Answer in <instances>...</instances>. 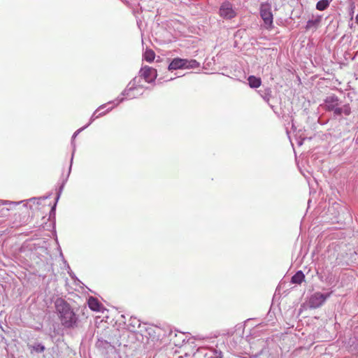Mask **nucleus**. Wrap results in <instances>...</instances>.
Listing matches in <instances>:
<instances>
[{
    "label": "nucleus",
    "instance_id": "nucleus-2",
    "mask_svg": "<svg viewBox=\"0 0 358 358\" xmlns=\"http://www.w3.org/2000/svg\"><path fill=\"white\" fill-rule=\"evenodd\" d=\"M199 66V63L194 60H187L180 58H175L169 66V70H176L179 69H194Z\"/></svg>",
    "mask_w": 358,
    "mask_h": 358
},
{
    "label": "nucleus",
    "instance_id": "nucleus-15",
    "mask_svg": "<svg viewBox=\"0 0 358 358\" xmlns=\"http://www.w3.org/2000/svg\"><path fill=\"white\" fill-rule=\"evenodd\" d=\"M155 54L153 50H146V51L144 53V59L148 62H151L155 59Z\"/></svg>",
    "mask_w": 358,
    "mask_h": 358
},
{
    "label": "nucleus",
    "instance_id": "nucleus-11",
    "mask_svg": "<svg viewBox=\"0 0 358 358\" xmlns=\"http://www.w3.org/2000/svg\"><path fill=\"white\" fill-rule=\"evenodd\" d=\"M248 80L249 85L252 88H257L261 85L260 78H256L254 76H249Z\"/></svg>",
    "mask_w": 358,
    "mask_h": 358
},
{
    "label": "nucleus",
    "instance_id": "nucleus-13",
    "mask_svg": "<svg viewBox=\"0 0 358 358\" xmlns=\"http://www.w3.org/2000/svg\"><path fill=\"white\" fill-rule=\"evenodd\" d=\"M320 22H321V17H317L314 20H309L307 22V24H306V29H310L313 27L317 28L318 27V25L320 24Z\"/></svg>",
    "mask_w": 358,
    "mask_h": 358
},
{
    "label": "nucleus",
    "instance_id": "nucleus-17",
    "mask_svg": "<svg viewBox=\"0 0 358 358\" xmlns=\"http://www.w3.org/2000/svg\"><path fill=\"white\" fill-rule=\"evenodd\" d=\"M96 111L93 114V115H92V117H91V122H90L87 126H85V127H83V128H81V129H80L77 130V131L75 132V134H73V138H76V136L78 135V134L80 131H82V130H83L85 128H86V127H87V126H88V125H89V124H90L93 120H95L96 118L99 117V115H102V113H100L99 115H96Z\"/></svg>",
    "mask_w": 358,
    "mask_h": 358
},
{
    "label": "nucleus",
    "instance_id": "nucleus-6",
    "mask_svg": "<svg viewBox=\"0 0 358 358\" xmlns=\"http://www.w3.org/2000/svg\"><path fill=\"white\" fill-rule=\"evenodd\" d=\"M260 15L265 24L270 25L273 23V14L271 8L268 6H262L260 8Z\"/></svg>",
    "mask_w": 358,
    "mask_h": 358
},
{
    "label": "nucleus",
    "instance_id": "nucleus-12",
    "mask_svg": "<svg viewBox=\"0 0 358 358\" xmlns=\"http://www.w3.org/2000/svg\"><path fill=\"white\" fill-rule=\"evenodd\" d=\"M305 275L302 271H299L296 273L292 278L291 282L295 284H301L304 280Z\"/></svg>",
    "mask_w": 358,
    "mask_h": 358
},
{
    "label": "nucleus",
    "instance_id": "nucleus-18",
    "mask_svg": "<svg viewBox=\"0 0 358 358\" xmlns=\"http://www.w3.org/2000/svg\"><path fill=\"white\" fill-rule=\"evenodd\" d=\"M133 89H134V87H130L129 88L126 89V90L123 92L122 94H123L124 96H126V95H127V96H129V91L132 90Z\"/></svg>",
    "mask_w": 358,
    "mask_h": 358
},
{
    "label": "nucleus",
    "instance_id": "nucleus-5",
    "mask_svg": "<svg viewBox=\"0 0 358 358\" xmlns=\"http://www.w3.org/2000/svg\"><path fill=\"white\" fill-rule=\"evenodd\" d=\"M141 76L144 78L146 82L151 83L157 77V71L155 69L145 66L141 70Z\"/></svg>",
    "mask_w": 358,
    "mask_h": 358
},
{
    "label": "nucleus",
    "instance_id": "nucleus-4",
    "mask_svg": "<svg viewBox=\"0 0 358 358\" xmlns=\"http://www.w3.org/2000/svg\"><path fill=\"white\" fill-rule=\"evenodd\" d=\"M220 15L227 19H231L236 16V12L232 8V5L229 2H224L220 8Z\"/></svg>",
    "mask_w": 358,
    "mask_h": 358
},
{
    "label": "nucleus",
    "instance_id": "nucleus-10",
    "mask_svg": "<svg viewBox=\"0 0 358 358\" xmlns=\"http://www.w3.org/2000/svg\"><path fill=\"white\" fill-rule=\"evenodd\" d=\"M351 113V109L349 105H344L342 107H338L335 110V115H341V114H344L345 115H349Z\"/></svg>",
    "mask_w": 358,
    "mask_h": 358
},
{
    "label": "nucleus",
    "instance_id": "nucleus-3",
    "mask_svg": "<svg viewBox=\"0 0 358 358\" xmlns=\"http://www.w3.org/2000/svg\"><path fill=\"white\" fill-rule=\"evenodd\" d=\"M327 296L324 294L317 292L311 296L309 299V306L310 308H317L321 306L324 302L326 301Z\"/></svg>",
    "mask_w": 358,
    "mask_h": 358
},
{
    "label": "nucleus",
    "instance_id": "nucleus-8",
    "mask_svg": "<svg viewBox=\"0 0 358 358\" xmlns=\"http://www.w3.org/2000/svg\"><path fill=\"white\" fill-rule=\"evenodd\" d=\"M88 306L92 310L100 311L101 304L96 298L91 296L88 299Z\"/></svg>",
    "mask_w": 358,
    "mask_h": 358
},
{
    "label": "nucleus",
    "instance_id": "nucleus-14",
    "mask_svg": "<svg viewBox=\"0 0 358 358\" xmlns=\"http://www.w3.org/2000/svg\"><path fill=\"white\" fill-rule=\"evenodd\" d=\"M129 325L131 327V331H134L141 327V322L136 318H131Z\"/></svg>",
    "mask_w": 358,
    "mask_h": 358
},
{
    "label": "nucleus",
    "instance_id": "nucleus-9",
    "mask_svg": "<svg viewBox=\"0 0 358 358\" xmlns=\"http://www.w3.org/2000/svg\"><path fill=\"white\" fill-rule=\"evenodd\" d=\"M29 349L30 350V352L31 354L36 353H42L45 350V346L41 343H36L34 345H29Z\"/></svg>",
    "mask_w": 358,
    "mask_h": 358
},
{
    "label": "nucleus",
    "instance_id": "nucleus-19",
    "mask_svg": "<svg viewBox=\"0 0 358 358\" xmlns=\"http://www.w3.org/2000/svg\"><path fill=\"white\" fill-rule=\"evenodd\" d=\"M355 20H356V22L358 24V14L357 15Z\"/></svg>",
    "mask_w": 358,
    "mask_h": 358
},
{
    "label": "nucleus",
    "instance_id": "nucleus-7",
    "mask_svg": "<svg viewBox=\"0 0 358 358\" xmlns=\"http://www.w3.org/2000/svg\"><path fill=\"white\" fill-rule=\"evenodd\" d=\"M338 99L335 95L327 96L325 99V106L328 110H333L335 113L336 109L338 108Z\"/></svg>",
    "mask_w": 358,
    "mask_h": 358
},
{
    "label": "nucleus",
    "instance_id": "nucleus-16",
    "mask_svg": "<svg viewBox=\"0 0 358 358\" xmlns=\"http://www.w3.org/2000/svg\"><path fill=\"white\" fill-rule=\"evenodd\" d=\"M329 5L328 0H320L316 4V8L319 10H325Z\"/></svg>",
    "mask_w": 358,
    "mask_h": 358
},
{
    "label": "nucleus",
    "instance_id": "nucleus-1",
    "mask_svg": "<svg viewBox=\"0 0 358 358\" xmlns=\"http://www.w3.org/2000/svg\"><path fill=\"white\" fill-rule=\"evenodd\" d=\"M56 310L59 314L62 324L67 328L73 327L77 322L75 313L69 305L63 299H57L55 302Z\"/></svg>",
    "mask_w": 358,
    "mask_h": 358
}]
</instances>
